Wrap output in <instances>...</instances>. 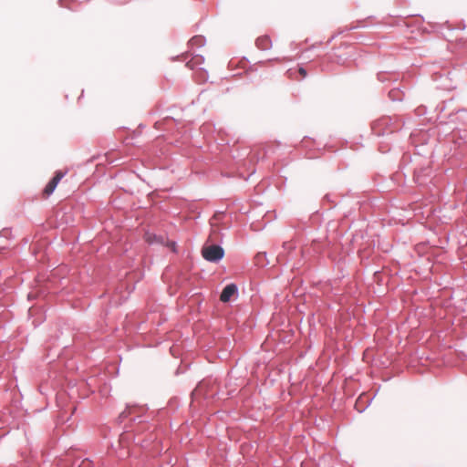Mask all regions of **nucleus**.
I'll list each match as a JSON object with an SVG mask.
<instances>
[{
	"label": "nucleus",
	"mask_w": 467,
	"mask_h": 467,
	"mask_svg": "<svg viewBox=\"0 0 467 467\" xmlns=\"http://www.w3.org/2000/svg\"><path fill=\"white\" fill-rule=\"evenodd\" d=\"M145 240L149 244L158 243V244H164V237L163 236H158L154 234L147 233L145 234Z\"/></svg>",
	"instance_id": "5"
},
{
	"label": "nucleus",
	"mask_w": 467,
	"mask_h": 467,
	"mask_svg": "<svg viewBox=\"0 0 467 467\" xmlns=\"http://www.w3.org/2000/svg\"><path fill=\"white\" fill-rule=\"evenodd\" d=\"M202 61V57H193L192 60H190L188 63H187V66L193 69L196 66H198Z\"/></svg>",
	"instance_id": "7"
},
{
	"label": "nucleus",
	"mask_w": 467,
	"mask_h": 467,
	"mask_svg": "<svg viewBox=\"0 0 467 467\" xmlns=\"http://www.w3.org/2000/svg\"><path fill=\"white\" fill-rule=\"evenodd\" d=\"M164 245L168 246L172 252H176V244L164 238Z\"/></svg>",
	"instance_id": "8"
},
{
	"label": "nucleus",
	"mask_w": 467,
	"mask_h": 467,
	"mask_svg": "<svg viewBox=\"0 0 467 467\" xmlns=\"http://www.w3.org/2000/svg\"><path fill=\"white\" fill-rule=\"evenodd\" d=\"M63 176L64 174L62 172H57L56 175L52 178V180L45 187L43 194L45 196H49L54 192V190L56 189L57 185L58 184Z\"/></svg>",
	"instance_id": "2"
},
{
	"label": "nucleus",
	"mask_w": 467,
	"mask_h": 467,
	"mask_svg": "<svg viewBox=\"0 0 467 467\" xmlns=\"http://www.w3.org/2000/svg\"><path fill=\"white\" fill-rule=\"evenodd\" d=\"M189 44L191 46H202L203 38L202 36H195L190 39Z\"/></svg>",
	"instance_id": "6"
},
{
	"label": "nucleus",
	"mask_w": 467,
	"mask_h": 467,
	"mask_svg": "<svg viewBox=\"0 0 467 467\" xmlns=\"http://www.w3.org/2000/svg\"><path fill=\"white\" fill-rule=\"evenodd\" d=\"M202 255L206 261L215 263L223 257L224 251L217 244L203 245L202 248Z\"/></svg>",
	"instance_id": "1"
},
{
	"label": "nucleus",
	"mask_w": 467,
	"mask_h": 467,
	"mask_svg": "<svg viewBox=\"0 0 467 467\" xmlns=\"http://www.w3.org/2000/svg\"><path fill=\"white\" fill-rule=\"evenodd\" d=\"M298 73L300 74L301 78H305L307 75L306 69L304 67H299L298 68Z\"/></svg>",
	"instance_id": "9"
},
{
	"label": "nucleus",
	"mask_w": 467,
	"mask_h": 467,
	"mask_svg": "<svg viewBox=\"0 0 467 467\" xmlns=\"http://www.w3.org/2000/svg\"><path fill=\"white\" fill-rule=\"evenodd\" d=\"M288 74L290 75V77H292V70H288Z\"/></svg>",
	"instance_id": "10"
},
{
	"label": "nucleus",
	"mask_w": 467,
	"mask_h": 467,
	"mask_svg": "<svg viewBox=\"0 0 467 467\" xmlns=\"http://www.w3.org/2000/svg\"><path fill=\"white\" fill-rule=\"evenodd\" d=\"M256 47L261 50H268L272 47V41L268 36H261L256 39Z\"/></svg>",
	"instance_id": "4"
},
{
	"label": "nucleus",
	"mask_w": 467,
	"mask_h": 467,
	"mask_svg": "<svg viewBox=\"0 0 467 467\" xmlns=\"http://www.w3.org/2000/svg\"><path fill=\"white\" fill-rule=\"evenodd\" d=\"M237 292V287L234 284L227 285L223 289L220 296V300L222 302L230 301L231 297Z\"/></svg>",
	"instance_id": "3"
}]
</instances>
